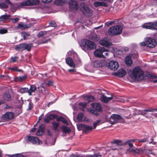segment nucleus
Here are the masks:
<instances>
[{
    "label": "nucleus",
    "mask_w": 157,
    "mask_h": 157,
    "mask_svg": "<svg viewBox=\"0 0 157 157\" xmlns=\"http://www.w3.org/2000/svg\"><path fill=\"white\" fill-rule=\"evenodd\" d=\"M18 57L17 56H15L14 57H11L10 58V59L12 62H15L18 59Z\"/></svg>",
    "instance_id": "53"
},
{
    "label": "nucleus",
    "mask_w": 157,
    "mask_h": 157,
    "mask_svg": "<svg viewBox=\"0 0 157 157\" xmlns=\"http://www.w3.org/2000/svg\"><path fill=\"white\" fill-rule=\"evenodd\" d=\"M99 44L105 47H109L112 45L110 40L107 38H105L99 41Z\"/></svg>",
    "instance_id": "13"
},
{
    "label": "nucleus",
    "mask_w": 157,
    "mask_h": 157,
    "mask_svg": "<svg viewBox=\"0 0 157 157\" xmlns=\"http://www.w3.org/2000/svg\"><path fill=\"white\" fill-rule=\"evenodd\" d=\"M121 141L120 140H115L112 141L111 143L112 144H118L120 143H121Z\"/></svg>",
    "instance_id": "51"
},
{
    "label": "nucleus",
    "mask_w": 157,
    "mask_h": 157,
    "mask_svg": "<svg viewBox=\"0 0 157 157\" xmlns=\"http://www.w3.org/2000/svg\"><path fill=\"white\" fill-rule=\"evenodd\" d=\"M81 10L83 13L85 15L87 14H91L93 10L89 8L84 3L82 2L80 4Z\"/></svg>",
    "instance_id": "9"
},
{
    "label": "nucleus",
    "mask_w": 157,
    "mask_h": 157,
    "mask_svg": "<svg viewBox=\"0 0 157 157\" xmlns=\"http://www.w3.org/2000/svg\"><path fill=\"white\" fill-rule=\"evenodd\" d=\"M19 20V19L17 17L12 19V20L13 22H16L18 21Z\"/></svg>",
    "instance_id": "60"
},
{
    "label": "nucleus",
    "mask_w": 157,
    "mask_h": 157,
    "mask_svg": "<svg viewBox=\"0 0 157 157\" xmlns=\"http://www.w3.org/2000/svg\"><path fill=\"white\" fill-rule=\"evenodd\" d=\"M3 98L5 100L7 101H10L12 99L11 95L8 91H6L3 94Z\"/></svg>",
    "instance_id": "21"
},
{
    "label": "nucleus",
    "mask_w": 157,
    "mask_h": 157,
    "mask_svg": "<svg viewBox=\"0 0 157 157\" xmlns=\"http://www.w3.org/2000/svg\"><path fill=\"white\" fill-rule=\"evenodd\" d=\"M66 63L70 67L75 68V65L72 59L70 57H68L66 59Z\"/></svg>",
    "instance_id": "19"
},
{
    "label": "nucleus",
    "mask_w": 157,
    "mask_h": 157,
    "mask_svg": "<svg viewBox=\"0 0 157 157\" xmlns=\"http://www.w3.org/2000/svg\"><path fill=\"white\" fill-rule=\"evenodd\" d=\"M8 157H24V155L21 153L16 154L13 155H8Z\"/></svg>",
    "instance_id": "39"
},
{
    "label": "nucleus",
    "mask_w": 157,
    "mask_h": 157,
    "mask_svg": "<svg viewBox=\"0 0 157 157\" xmlns=\"http://www.w3.org/2000/svg\"><path fill=\"white\" fill-rule=\"evenodd\" d=\"M103 155L100 152L95 153L93 155H90V157H102Z\"/></svg>",
    "instance_id": "42"
},
{
    "label": "nucleus",
    "mask_w": 157,
    "mask_h": 157,
    "mask_svg": "<svg viewBox=\"0 0 157 157\" xmlns=\"http://www.w3.org/2000/svg\"><path fill=\"white\" fill-rule=\"evenodd\" d=\"M14 117V113L12 112H9L3 114L1 118L3 121H8L13 119Z\"/></svg>",
    "instance_id": "6"
},
{
    "label": "nucleus",
    "mask_w": 157,
    "mask_h": 157,
    "mask_svg": "<svg viewBox=\"0 0 157 157\" xmlns=\"http://www.w3.org/2000/svg\"><path fill=\"white\" fill-rule=\"evenodd\" d=\"M68 0H55L54 3L55 5L58 6H60L63 3L68 2Z\"/></svg>",
    "instance_id": "25"
},
{
    "label": "nucleus",
    "mask_w": 157,
    "mask_h": 157,
    "mask_svg": "<svg viewBox=\"0 0 157 157\" xmlns=\"http://www.w3.org/2000/svg\"><path fill=\"white\" fill-rule=\"evenodd\" d=\"M8 30L5 29H0V34H2L6 33H7Z\"/></svg>",
    "instance_id": "49"
},
{
    "label": "nucleus",
    "mask_w": 157,
    "mask_h": 157,
    "mask_svg": "<svg viewBox=\"0 0 157 157\" xmlns=\"http://www.w3.org/2000/svg\"><path fill=\"white\" fill-rule=\"evenodd\" d=\"M153 109H148L143 110V111H141L139 113V114L142 115L144 116L147 114V112H153Z\"/></svg>",
    "instance_id": "33"
},
{
    "label": "nucleus",
    "mask_w": 157,
    "mask_h": 157,
    "mask_svg": "<svg viewBox=\"0 0 157 157\" xmlns=\"http://www.w3.org/2000/svg\"><path fill=\"white\" fill-rule=\"evenodd\" d=\"M52 129L56 131L57 130V128L59 125V123L55 122H52Z\"/></svg>",
    "instance_id": "37"
},
{
    "label": "nucleus",
    "mask_w": 157,
    "mask_h": 157,
    "mask_svg": "<svg viewBox=\"0 0 157 157\" xmlns=\"http://www.w3.org/2000/svg\"><path fill=\"white\" fill-rule=\"evenodd\" d=\"M125 63L128 66H130L132 63L131 58L129 56H127L125 60Z\"/></svg>",
    "instance_id": "30"
},
{
    "label": "nucleus",
    "mask_w": 157,
    "mask_h": 157,
    "mask_svg": "<svg viewBox=\"0 0 157 157\" xmlns=\"http://www.w3.org/2000/svg\"><path fill=\"white\" fill-rule=\"evenodd\" d=\"M28 88L26 87L21 88L19 90V92L21 93H24L26 92L28 93Z\"/></svg>",
    "instance_id": "46"
},
{
    "label": "nucleus",
    "mask_w": 157,
    "mask_h": 157,
    "mask_svg": "<svg viewBox=\"0 0 157 157\" xmlns=\"http://www.w3.org/2000/svg\"><path fill=\"white\" fill-rule=\"evenodd\" d=\"M79 105L82 108H85L87 106V103L85 102H80L79 103Z\"/></svg>",
    "instance_id": "52"
},
{
    "label": "nucleus",
    "mask_w": 157,
    "mask_h": 157,
    "mask_svg": "<svg viewBox=\"0 0 157 157\" xmlns=\"http://www.w3.org/2000/svg\"><path fill=\"white\" fill-rule=\"evenodd\" d=\"M83 114L81 113H79L77 116V119L79 121H83Z\"/></svg>",
    "instance_id": "43"
},
{
    "label": "nucleus",
    "mask_w": 157,
    "mask_h": 157,
    "mask_svg": "<svg viewBox=\"0 0 157 157\" xmlns=\"http://www.w3.org/2000/svg\"><path fill=\"white\" fill-rule=\"evenodd\" d=\"M80 46L82 49L85 51L86 50H91L96 48L95 44L93 42L86 39L82 40Z\"/></svg>",
    "instance_id": "2"
},
{
    "label": "nucleus",
    "mask_w": 157,
    "mask_h": 157,
    "mask_svg": "<svg viewBox=\"0 0 157 157\" xmlns=\"http://www.w3.org/2000/svg\"><path fill=\"white\" fill-rule=\"evenodd\" d=\"M21 36L24 40H25L28 39V37L30 36V34L28 33L21 32Z\"/></svg>",
    "instance_id": "36"
},
{
    "label": "nucleus",
    "mask_w": 157,
    "mask_h": 157,
    "mask_svg": "<svg viewBox=\"0 0 157 157\" xmlns=\"http://www.w3.org/2000/svg\"><path fill=\"white\" fill-rule=\"evenodd\" d=\"M50 25L52 27H55L56 25L55 22L53 21H51L50 22Z\"/></svg>",
    "instance_id": "56"
},
{
    "label": "nucleus",
    "mask_w": 157,
    "mask_h": 157,
    "mask_svg": "<svg viewBox=\"0 0 157 157\" xmlns=\"http://www.w3.org/2000/svg\"><path fill=\"white\" fill-rule=\"evenodd\" d=\"M10 17V15H4L1 16L0 17V22H4L6 20L9 19Z\"/></svg>",
    "instance_id": "28"
},
{
    "label": "nucleus",
    "mask_w": 157,
    "mask_h": 157,
    "mask_svg": "<svg viewBox=\"0 0 157 157\" xmlns=\"http://www.w3.org/2000/svg\"><path fill=\"white\" fill-rule=\"evenodd\" d=\"M105 64V61L102 60H96L92 63L93 66L96 68L102 67Z\"/></svg>",
    "instance_id": "14"
},
{
    "label": "nucleus",
    "mask_w": 157,
    "mask_h": 157,
    "mask_svg": "<svg viewBox=\"0 0 157 157\" xmlns=\"http://www.w3.org/2000/svg\"><path fill=\"white\" fill-rule=\"evenodd\" d=\"M38 88L40 89V90H41V91L42 93H43V94H45V93H44V91H45V89L44 87L40 86V87H38Z\"/></svg>",
    "instance_id": "55"
},
{
    "label": "nucleus",
    "mask_w": 157,
    "mask_h": 157,
    "mask_svg": "<svg viewBox=\"0 0 157 157\" xmlns=\"http://www.w3.org/2000/svg\"><path fill=\"white\" fill-rule=\"evenodd\" d=\"M67 2L69 5L71 10H78L79 9L78 2L73 0H68Z\"/></svg>",
    "instance_id": "11"
},
{
    "label": "nucleus",
    "mask_w": 157,
    "mask_h": 157,
    "mask_svg": "<svg viewBox=\"0 0 157 157\" xmlns=\"http://www.w3.org/2000/svg\"><path fill=\"white\" fill-rule=\"evenodd\" d=\"M145 149H137L135 148L134 153L139 154H143L144 152Z\"/></svg>",
    "instance_id": "40"
},
{
    "label": "nucleus",
    "mask_w": 157,
    "mask_h": 157,
    "mask_svg": "<svg viewBox=\"0 0 157 157\" xmlns=\"http://www.w3.org/2000/svg\"><path fill=\"white\" fill-rule=\"evenodd\" d=\"M40 0H27L21 3V6H32L38 5L40 3Z\"/></svg>",
    "instance_id": "7"
},
{
    "label": "nucleus",
    "mask_w": 157,
    "mask_h": 157,
    "mask_svg": "<svg viewBox=\"0 0 157 157\" xmlns=\"http://www.w3.org/2000/svg\"><path fill=\"white\" fill-rule=\"evenodd\" d=\"M151 26H152V29L157 30V28L155 27H157V21H155L153 22H151Z\"/></svg>",
    "instance_id": "45"
},
{
    "label": "nucleus",
    "mask_w": 157,
    "mask_h": 157,
    "mask_svg": "<svg viewBox=\"0 0 157 157\" xmlns=\"http://www.w3.org/2000/svg\"><path fill=\"white\" fill-rule=\"evenodd\" d=\"M47 31H40L38 34L37 36L38 37H40L43 36L47 33Z\"/></svg>",
    "instance_id": "47"
},
{
    "label": "nucleus",
    "mask_w": 157,
    "mask_h": 157,
    "mask_svg": "<svg viewBox=\"0 0 157 157\" xmlns=\"http://www.w3.org/2000/svg\"><path fill=\"white\" fill-rule=\"evenodd\" d=\"M144 72L140 67H137L132 69L130 76L133 80L140 81L144 78Z\"/></svg>",
    "instance_id": "1"
},
{
    "label": "nucleus",
    "mask_w": 157,
    "mask_h": 157,
    "mask_svg": "<svg viewBox=\"0 0 157 157\" xmlns=\"http://www.w3.org/2000/svg\"><path fill=\"white\" fill-rule=\"evenodd\" d=\"M113 99V97L111 96L110 97H107L104 95H102L101 100V101L103 102H107L109 101L112 100Z\"/></svg>",
    "instance_id": "23"
},
{
    "label": "nucleus",
    "mask_w": 157,
    "mask_h": 157,
    "mask_svg": "<svg viewBox=\"0 0 157 157\" xmlns=\"http://www.w3.org/2000/svg\"><path fill=\"white\" fill-rule=\"evenodd\" d=\"M88 102L92 101L94 100V98L92 96H88L86 97Z\"/></svg>",
    "instance_id": "48"
},
{
    "label": "nucleus",
    "mask_w": 157,
    "mask_h": 157,
    "mask_svg": "<svg viewBox=\"0 0 157 157\" xmlns=\"http://www.w3.org/2000/svg\"><path fill=\"white\" fill-rule=\"evenodd\" d=\"M110 121L112 124H114L119 122H123L124 121V120L121 116L117 114H113L111 116Z\"/></svg>",
    "instance_id": "8"
},
{
    "label": "nucleus",
    "mask_w": 157,
    "mask_h": 157,
    "mask_svg": "<svg viewBox=\"0 0 157 157\" xmlns=\"http://www.w3.org/2000/svg\"><path fill=\"white\" fill-rule=\"evenodd\" d=\"M135 141V140H128L125 142V144H128L129 146V148L132 147L133 145L132 144Z\"/></svg>",
    "instance_id": "38"
},
{
    "label": "nucleus",
    "mask_w": 157,
    "mask_h": 157,
    "mask_svg": "<svg viewBox=\"0 0 157 157\" xmlns=\"http://www.w3.org/2000/svg\"><path fill=\"white\" fill-rule=\"evenodd\" d=\"M101 121L100 120H97L95 122H93V128H96V127L99 125L101 124Z\"/></svg>",
    "instance_id": "41"
},
{
    "label": "nucleus",
    "mask_w": 157,
    "mask_h": 157,
    "mask_svg": "<svg viewBox=\"0 0 157 157\" xmlns=\"http://www.w3.org/2000/svg\"><path fill=\"white\" fill-rule=\"evenodd\" d=\"M8 7V5L5 3L4 2L0 3V8L1 9L7 8Z\"/></svg>",
    "instance_id": "44"
},
{
    "label": "nucleus",
    "mask_w": 157,
    "mask_h": 157,
    "mask_svg": "<svg viewBox=\"0 0 157 157\" xmlns=\"http://www.w3.org/2000/svg\"><path fill=\"white\" fill-rule=\"evenodd\" d=\"M36 90V87L35 85H32L30 86V89L28 91V93L29 95H32V92H34Z\"/></svg>",
    "instance_id": "24"
},
{
    "label": "nucleus",
    "mask_w": 157,
    "mask_h": 157,
    "mask_svg": "<svg viewBox=\"0 0 157 157\" xmlns=\"http://www.w3.org/2000/svg\"><path fill=\"white\" fill-rule=\"evenodd\" d=\"M27 139L29 141L34 144H42V142L36 137L28 136Z\"/></svg>",
    "instance_id": "12"
},
{
    "label": "nucleus",
    "mask_w": 157,
    "mask_h": 157,
    "mask_svg": "<svg viewBox=\"0 0 157 157\" xmlns=\"http://www.w3.org/2000/svg\"><path fill=\"white\" fill-rule=\"evenodd\" d=\"M57 116L55 114H51L47 116L44 120V122L45 123H48L51 121L56 118Z\"/></svg>",
    "instance_id": "15"
},
{
    "label": "nucleus",
    "mask_w": 157,
    "mask_h": 157,
    "mask_svg": "<svg viewBox=\"0 0 157 157\" xmlns=\"http://www.w3.org/2000/svg\"><path fill=\"white\" fill-rule=\"evenodd\" d=\"M61 121H62L63 123L66 124L67 123V121L63 117H62V118H61Z\"/></svg>",
    "instance_id": "59"
},
{
    "label": "nucleus",
    "mask_w": 157,
    "mask_h": 157,
    "mask_svg": "<svg viewBox=\"0 0 157 157\" xmlns=\"http://www.w3.org/2000/svg\"><path fill=\"white\" fill-rule=\"evenodd\" d=\"M1 2H4L5 3L7 4H10L11 2L9 0H1Z\"/></svg>",
    "instance_id": "58"
},
{
    "label": "nucleus",
    "mask_w": 157,
    "mask_h": 157,
    "mask_svg": "<svg viewBox=\"0 0 157 157\" xmlns=\"http://www.w3.org/2000/svg\"><path fill=\"white\" fill-rule=\"evenodd\" d=\"M30 27L28 25L25 24L21 22L19 23L16 28L17 29H20L22 30L25 29H28Z\"/></svg>",
    "instance_id": "17"
},
{
    "label": "nucleus",
    "mask_w": 157,
    "mask_h": 157,
    "mask_svg": "<svg viewBox=\"0 0 157 157\" xmlns=\"http://www.w3.org/2000/svg\"><path fill=\"white\" fill-rule=\"evenodd\" d=\"M52 0H42V2L44 3H48L51 2Z\"/></svg>",
    "instance_id": "61"
},
{
    "label": "nucleus",
    "mask_w": 157,
    "mask_h": 157,
    "mask_svg": "<svg viewBox=\"0 0 157 157\" xmlns=\"http://www.w3.org/2000/svg\"><path fill=\"white\" fill-rule=\"evenodd\" d=\"M79 155L72 154L70 155V157H78Z\"/></svg>",
    "instance_id": "64"
},
{
    "label": "nucleus",
    "mask_w": 157,
    "mask_h": 157,
    "mask_svg": "<svg viewBox=\"0 0 157 157\" xmlns=\"http://www.w3.org/2000/svg\"><path fill=\"white\" fill-rule=\"evenodd\" d=\"M61 129L63 131V136H65L66 134L69 133L71 132L70 128L65 126H62L61 127Z\"/></svg>",
    "instance_id": "18"
},
{
    "label": "nucleus",
    "mask_w": 157,
    "mask_h": 157,
    "mask_svg": "<svg viewBox=\"0 0 157 157\" xmlns=\"http://www.w3.org/2000/svg\"><path fill=\"white\" fill-rule=\"evenodd\" d=\"M94 6L96 7H98L99 6H102L105 7H107L108 5L107 4L103 2H96L94 3Z\"/></svg>",
    "instance_id": "22"
},
{
    "label": "nucleus",
    "mask_w": 157,
    "mask_h": 157,
    "mask_svg": "<svg viewBox=\"0 0 157 157\" xmlns=\"http://www.w3.org/2000/svg\"><path fill=\"white\" fill-rule=\"evenodd\" d=\"M91 36L90 37V39L94 41H97L99 40L98 36L95 33L91 34Z\"/></svg>",
    "instance_id": "35"
},
{
    "label": "nucleus",
    "mask_w": 157,
    "mask_h": 157,
    "mask_svg": "<svg viewBox=\"0 0 157 157\" xmlns=\"http://www.w3.org/2000/svg\"><path fill=\"white\" fill-rule=\"evenodd\" d=\"M122 30V27L118 25L110 27L107 33L110 36L118 35L121 33Z\"/></svg>",
    "instance_id": "3"
},
{
    "label": "nucleus",
    "mask_w": 157,
    "mask_h": 157,
    "mask_svg": "<svg viewBox=\"0 0 157 157\" xmlns=\"http://www.w3.org/2000/svg\"><path fill=\"white\" fill-rule=\"evenodd\" d=\"M147 76L148 78H157V76H155V75L152 74H148L147 75Z\"/></svg>",
    "instance_id": "50"
},
{
    "label": "nucleus",
    "mask_w": 157,
    "mask_h": 157,
    "mask_svg": "<svg viewBox=\"0 0 157 157\" xmlns=\"http://www.w3.org/2000/svg\"><path fill=\"white\" fill-rule=\"evenodd\" d=\"M108 67L110 69L115 71L117 70L119 67V64L117 62L113 60L109 61L107 65Z\"/></svg>",
    "instance_id": "10"
},
{
    "label": "nucleus",
    "mask_w": 157,
    "mask_h": 157,
    "mask_svg": "<svg viewBox=\"0 0 157 157\" xmlns=\"http://www.w3.org/2000/svg\"><path fill=\"white\" fill-rule=\"evenodd\" d=\"M143 28L152 29L151 22L144 24L142 26Z\"/></svg>",
    "instance_id": "34"
},
{
    "label": "nucleus",
    "mask_w": 157,
    "mask_h": 157,
    "mask_svg": "<svg viewBox=\"0 0 157 157\" xmlns=\"http://www.w3.org/2000/svg\"><path fill=\"white\" fill-rule=\"evenodd\" d=\"M32 46L33 44L31 43L29 44L23 43L24 50H26L28 51H30Z\"/></svg>",
    "instance_id": "29"
},
{
    "label": "nucleus",
    "mask_w": 157,
    "mask_h": 157,
    "mask_svg": "<svg viewBox=\"0 0 157 157\" xmlns=\"http://www.w3.org/2000/svg\"><path fill=\"white\" fill-rule=\"evenodd\" d=\"M79 126L82 128L83 130H86V131H91L93 128L91 126L85 124H80L79 125Z\"/></svg>",
    "instance_id": "20"
},
{
    "label": "nucleus",
    "mask_w": 157,
    "mask_h": 157,
    "mask_svg": "<svg viewBox=\"0 0 157 157\" xmlns=\"http://www.w3.org/2000/svg\"><path fill=\"white\" fill-rule=\"evenodd\" d=\"M113 23L114 22L112 21L110 22H107L105 23V25L106 26H109L112 25Z\"/></svg>",
    "instance_id": "62"
},
{
    "label": "nucleus",
    "mask_w": 157,
    "mask_h": 157,
    "mask_svg": "<svg viewBox=\"0 0 157 157\" xmlns=\"http://www.w3.org/2000/svg\"><path fill=\"white\" fill-rule=\"evenodd\" d=\"M14 48L17 51H24L23 43L15 46Z\"/></svg>",
    "instance_id": "31"
},
{
    "label": "nucleus",
    "mask_w": 157,
    "mask_h": 157,
    "mask_svg": "<svg viewBox=\"0 0 157 157\" xmlns=\"http://www.w3.org/2000/svg\"><path fill=\"white\" fill-rule=\"evenodd\" d=\"M33 104L31 102H29V104L28 108L27 109V110H31L33 108Z\"/></svg>",
    "instance_id": "57"
},
{
    "label": "nucleus",
    "mask_w": 157,
    "mask_h": 157,
    "mask_svg": "<svg viewBox=\"0 0 157 157\" xmlns=\"http://www.w3.org/2000/svg\"><path fill=\"white\" fill-rule=\"evenodd\" d=\"M48 86H50L53 85V82L51 80H49L47 84Z\"/></svg>",
    "instance_id": "63"
},
{
    "label": "nucleus",
    "mask_w": 157,
    "mask_h": 157,
    "mask_svg": "<svg viewBox=\"0 0 157 157\" xmlns=\"http://www.w3.org/2000/svg\"><path fill=\"white\" fill-rule=\"evenodd\" d=\"M44 125L43 124L41 125L36 133V135L37 136H41L43 135L44 133Z\"/></svg>",
    "instance_id": "16"
},
{
    "label": "nucleus",
    "mask_w": 157,
    "mask_h": 157,
    "mask_svg": "<svg viewBox=\"0 0 157 157\" xmlns=\"http://www.w3.org/2000/svg\"><path fill=\"white\" fill-rule=\"evenodd\" d=\"M92 105L96 110L98 111H101V105L99 103H94L92 104Z\"/></svg>",
    "instance_id": "27"
},
{
    "label": "nucleus",
    "mask_w": 157,
    "mask_h": 157,
    "mask_svg": "<svg viewBox=\"0 0 157 157\" xmlns=\"http://www.w3.org/2000/svg\"><path fill=\"white\" fill-rule=\"evenodd\" d=\"M140 45L141 46H147L149 48H153L156 45V42L153 39L147 37L145 39V41L140 43Z\"/></svg>",
    "instance_id": "5"
},
{
    "label": "nucleus",
    "mask_w": 157,
    "mask_h": 157,
    "mask_svg": "<svg viewBox=\"0 0 157 157\" xmlns=\"http://www.w3.org/2000/svg\"><path fill=\"white\" fill-rule=\"evenodd\" d=\"M94 56L97 57L105 58L109 55L108 51L104 48L96 49L94 53Z\"/></svg>",
    "instance_id": "4"
},
{
    "label": "nucleus",
    "mask_w": 157,
    "mask_h": 157,
    "mask_svg": "<svg viewBox=\"0 0 157 157\" xmlns=\"http://www.w3.org/2000/svg\"><path fill=\"white\" fill-rule=\"evenodd\" d=\"M27 76L26 75L20 76L16 77V81L18 82H22L25 80L27 78Z\"/></svg>",
    "instance_id": "32"
},
{
    "label": "nucleus",
    "mask_w": 157,
    "mask_h": 157,
    "mask_svg": "<svg viewBox=\"0 0 157 157\" xmlns=\"http://www.w3.org/2000/svg\"><path fill=\"white\" fill-rule=\"evenodd\" d=\"M135 147H132L131 148H129L127 149V151L131 152H134V151L135 149Z\"/></svg>",
    "instance_id": "54"
},
{
    "label": "nucleus",
    "mask_w": 157,
    "mask_h": 157,
    "mask_svg": "<svg viewBox=\"0 0 157 157\" xmlns=\"http://www.w3.org/2000/svg\"><path fill=\"white\" fill-rule=\"evenodd\" d=\"M117 74V76L119 77H122L126 75V72L124 70L121 69L118 71Z\"/></svg>",
    "instance_id": "26"
}]
</instances>
